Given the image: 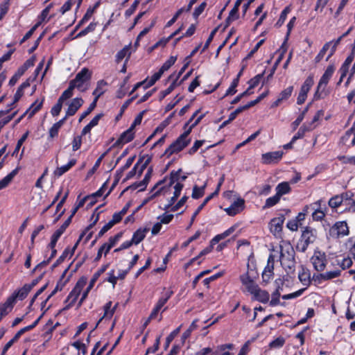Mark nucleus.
Returning <instances> with one entry per match:
<instances>
[{
    "instance_id": "f257e3e1",
    "label": "nucleus",
    "mask_w": 355,
    "mask_h": 355,
    "mask_svg": "<svg viewBox=\"0 0 355 355\" xmlns=\"http://www.w3.org/2000/svg\"><path fill=\"white\" fill-rule=\"evenodd\" d=\"M279 260L288 274L293 273L295 268V250L290 242L282 241L279 243Z\"/></svg>"
},
{
    "instance_id": "f704fd0d",
    "label": "nucleus",
    "mask_w": 355,
    "mask_h": 355,
    "mask_svg": "<svg viewBox=\"0 0 355 355\" xmlns=\"http://www.w3.org/2000/svg\"><path fill=\"white\" fill-rule=\"evenodd\" d=\"M173 293V292L172 291H167L165 293H164L158 300L155 306L161 310V309L164 306L167 301L171 298Z\"/></svg>"
},
{
    "instance_id": "423d86ee",
    "label": "nucleus",
    "mask_w": 355,
    "mask_h": 355,
    "mask_svg": "<svg viewBox=\"0 0 355 355\" xmlns=\"http://www.w3.org/2000/svg\"><path fill=\"white\" fill-rule=\"evenodd\" d=\"M86 284H87V280L84 277L80 278L77 282L74 288L69 293V295L67 296V299L65 300L64 303L66 304V305L64 308V310H67L74 305V304L77 301L83 288L85 287Z\"/></svg>"
},
{
    "instance_id": "dca6fc26",
    "label": "nucleus",
    "mask_w": 355,
    "mask_h": 355,
    "mask_svg": "<svg viewBox=\"0 0 355 355\" xmlns=\"http://www.w3.org/2000/svg\"><path fill=\"white\" fill-rule=\"evenodd\" d=\"M341 274V270L335 269L332 271H327L324 273H320L317 275H314L313 278L315 281H318L320 283L322 281L330 280L339 277Z\"/></svg>"
},
{
    "instance_id": "a211bd4d",
    "label": "nucleus",
    "mask_w": 355,
    "mask_h": 355,
    "mask_svg": "<svg viewBox=\"0 0 355 355\" xmlns=\"http://www.w3.org/2000/svg\"><path fill=\"white\" fill-rule=\"evenodd\" d=\"M322 200H318L316 202H315L313 205H311L313 206V209H314V211L312 214V217L314 220H322L324 217L325 216V211L326 207L323 209L321 206Z\"/></svg>"
},
{
    "instance_id": "412c9836",
    "label": "nucleus",
    "mask_w": 355,
    "mask_h": 355,
    "mask_svg": "<svg viewBox=\"0 0 355 355\" xmlns=\"http://www.w3.org/2000/svg\"><path fill=\"white\" fill-rule=\"evenodd\" d=\"M252 295V299L260 302L261 303H266L269 301L270 295L268 292L265 290L261 289L259 287L256 289L254 293L251 294Z\"/></svg>"
},
{
    "instance_id": "603ef678",
    "label": "nucleus",
    "mask_w": 355,
    "mask_h": 355,
    "mask_svg": "<svg viewBox=\"0 0 355 355\" xmlns=\"http://www.w3.org/2000/svg\"><path fill=\"white\" fill-rule=\"evenodd\" d=\"M263 76V74L261 73V74H257V76H255L254 77L251 78L248 81L249 89H252L254 88L255 87H257L259 85V83H260Z\"/></svg>"
},
{
    "instance_id": "a18cd8bd",
    "label": "nucleus",
    "mask_w": 355,
    "mask_h": 355,
    "mask_svg": "<svg viewBox=\"0 0 355 355\" xmlns=\"http://www.w3.org/2000/svg\"><path fill=\"white\" fill-rule=\"evenodd\" d=\"M206 187V184H205L202 187H199L198 186H194L193 188V192H192V198L194 199H198L201 198L205 193V189Z\"/></svg>"
},
{
    "instance_id": "09e8293b",
    "label": "nucleus",
    "mask_w": 355,
    "mask_h": 355,
    "mask_svg": "<svg viewBox=\"0 0 355 355\" xmlns=\"http://www.w3.org/2000/svg\"><path fill=\"white\" fill-rule=\"evenodd\" d=\"M293 89H294L293 86L288 87L282 91V92L279 94V98L282 101L288 100L291 97V96L293 92Z\"/></svg>"
},
{
    "instance_id": "473e14b6",
    "label": "nucleus",
    "mask_w": 355,
    "mask_h": 355,
    "mask_svg": "<svg viewBox=\"0 0 355 355\" xmlns=\"http://www.w3.org/2000/svg\"><path fill=\"white\" fill-rule=\"evenodd\" d=\"M120 237H121V234H117L114 236L110 237L109 239L108 242L105 243L103 245V249H105V255H106L110 252L111 248L116 245V243L119 240Z\"/></svg>"
},
{
    "instance_id": "e2e57ef3",
    "label": "nucleus",
    "mask_w": 355,
    "mask_h": 355,
    "mask_svg": "<svg viewBox=\"0 0 355 355\" xmlns=\"http://www.w3.org/2000/svg\"><path fill=\"white\" fill-rule=\"evenodd\" d=\"M40 25V22H37L36 24H35L23 37V38L20 41V44H23L25 41L29 39Z\"/></svg>"
},
{
    "instance_id": "f3484780",
    "label": "nucleus",
    "mask_w": 355,
    "mask_h": 355,
    "mask_svg": "<svg viewBox=\"0 0 355 355\" xmlns=\"http://www.w3.org/2000/svg\"><path fill=\"white\" fill-rule=\"evenodd\" d=\"M244 204L245 200L242 198H239L229 207L225 209V211L229 216H235L243 209Z\"/></svg>"
},
{
    "instance_id": "c9c22d12",
    "label": "nucleus",
    "mask_w": 355,
    "mask_h": 355,
    "mask_svg": "<svg viewBox=\"0 0 355 355\" xmlns=\"http://www.w3.org/2000/svg\"><path fill=\"white\" fill-rule=\"evenodd\" d=\"M274 266L272 265L266 266L262 272V279L263 281L266 283L270 282V280L272 278L274 272Z\"/></svg>"
},
{
    "instance_id": "9b49d317",
    "label": "nucleus",
    "mask_w": 355,
    "mask_h": 355,
    "mask_svg": "<svg viewBox=\"0 0 355 355\" xmlns=\"http://www.w3.org/2000/svg\"><path fill=\"white\" fill-rule=\"evenodd\" d=\"M311 261L315 270L318 272L323 271L327 264L326 255L324 252L315 251L311 258Z\"/></svg>"
},
{
    "instance_id": "4c0bfd02",
    "label": "nucleus",
    "mask_w": 355,
    "mask_h": 355,
    "mask_svg": "<svg viewBox=\"0 0 355 355\" xmlns=\"http://www.w3.org/2000/svg\"><path fill=\"white\" fill-rule=\"evenodd\" d=\"M151 174H152V169L150 168V169H148V171L146 173L143 180H141L138 184H137L135 186H134V187L135 188H139H139H141L140 191H144L146 189V187L147 186V184H148V182H149V180L150 179Z\"/></svg>"
},
{
    "instance_id": "6e6d98bb",
    "label": "nucleus",
    "mask_w": 355,
    "mask_h": 355,
    "mask_svg": "<svg viewBox=\"0 0 355 355\" xmlns=\"http://www.w3.org/2000/svg\"><path fill=\"white\" fill-rule=\"evenodd\" d=\"M176 61V57L171 56L161 67L160 69L164 73L166 71L170 69Z\"/></svg>"
},
{
    "instance_id": "0eeeda50",
    "label": "nucleus",
    "mask_w": 355,
    "mask_h": 355,
    "mask_svg": "<svg viewBox=\"0 0 355 355\" xmlns=\"http://www.w3.org/2000/svg\"><path fill=\"white\" fill-rule=\"evenodd\" d=\"M256 278L257 275L253 270H248L247 272L240 276V280L243 286H244L245 291L250 294L254 293L256 289L259 287L255 282Z\"/></svg>"
},
{
    "instance_id": "bf43d9fd",
    "label": "nucleus",
    "mask_w": 355,
    "mask_h": 355,
    "mask_svg": "<svg viewBox=\"0 0 355 355\" xmlns=\"http://www.w3.org/2000/svg\"><path fill=\"white\" fill-rule=\"evenodd\" d=\"M96 101H94L89 106L87 110L83 112L81 115L80 116L79 122H81L87 115H89L96 107Z\"/></svg>"
},
{
    "instance_id": "2eb2a0df",
    "label": "nucleus",
    "mask_w": 355,
    "mask_h": 355,
    "mask_svg": "<svg viewBox=\"0 0 355 355\" xmlns=\"http://www.w3.org/2000/svg\"><path fill=\"white\" fill-rule=\"evenodd\" d=\"M83 103L84 101L80 97L73 98L69 103H67L68 107L66 110L67 116H73Z\"/></svg>"
},
{
    "instance_id": "39448f33",
    "label": "nucleus",
    "mask_w": 355,
    "mask_h": 355,
    "mask_svg": "<svg viewBox=\"0 0 355 355\" xmlns=\"http://www.w3.org/2000/svg\"><path fill=\"white\" fill-rule=\"evenodd\" d=\"M316 239V230L306 227L304 230H303L301 237L297 243V250L301 252H304L307 250L309 245L313 243Z\"/></svg>"
},
{
    "instance_id": "1a4fd4ad",
    "label": "nucleus",
    "mask_w": 355,
    "mask_h": 355,
    "mask_svg": "<svg viewBox=\"0 0 355 355\" xmlns=\"http://www.w3.org/2000/svg\"><path fill=\"white\" fill-rule=\"evenodd\" d=\"M313 76L312 75L309 76L302 84L298 94L297 98V103L298 105H302L305 102L307 97V94L313 85Z\"/></svg>"
},
{
    "instance_id": "9d476101",
    "label": "nucleus",
    "mask_w": 355,
    "mask_h": 355,
    "mask_svg": "<svg viewBox=\"0 0 355 355\" xmlns=\"http://www.w3.org/2000/svg\"><path fill=\"white\" fill-rule=\"evenodd\" d=\"M109 264L103 265L92 276L89 284L87 286V289L83 292L82 297L78 302V306L80 307L83 301L87 298V295L90 290L93 288L95 282L99 278V277L107 270Z\"/></svg>"
},
{
    "instance_id": "7c9ffc66",
    "label": "nucleus",
    "mask_w": 355,
    "mask_h": 355,
    "mask_svg": "<svg viewBox=\"0 0 355 355\" xmlns=\"http://www.w3.org/2000/svg\"><path fill=\"white\" fill-rule=\"evenodd\" d=\"M76 164V159H71L67 164L63 165L60 167H58L55 171V174L57 176H61L66 172H67L72 166Z\"/></svg>"
},
{
    "instance_id": "bb28decb",
    "label": "nucleus",
    "mask_w": 355,
    "mask_h": 355,
    "mask_svg": "<svg viewBox=\"0 0 355 355\" xmlns=\"http://www.w3.org/2000/svg\"><path fill=\"white\" fill-rule=\"evenodd\" d=\"M276 194L280 198L291 191V187L288 182H283L278 184L275 188Z\"/></svg>"
},
{
    "instance_id": "c03bdc74",
    "label": "nucleus",
    "mask_w": 355,
    "mask_h": 355,
    "mask_svg": "<svg viewBox=\"0 0 355 355\" xmlns=\"http://www.w3.org/2000/svg\"><path fill=\"white\" fill-rule=\"evenodd\" d=\"M213 198V194H210L209 196H207L203 201V202L197 208V209L195 211V212L193 214L191 218V225L193 223L195 220L196 217L198 216V214L200 213V211L203 209V207L205 206V205Z\"/></svg>"
},
{
    "instance_id": "0e129e2a",
    "label": "nucleus",
    "mask_w": 355,
    "mask_h": 355,
    "mask_svg": "<svg viewBox=\"0 0 355 355\" xmlns=\"http://www.w3.org/2000/svg\"><path fill=\"white\" fill-rule=\"evenodd\" d=\"M71 222V216H69L64 222V223L55 232L57 234L61 235L64 233V232L66 230V229L68 227V226L70 225Z\"/></svg>"
},
{
    "instance_id": "ddd939ff",
    "label": "nucleus",
    "mask_w": 355,
    "mask_h": 355,
    "mask_svg": "<svg viewBox=\"0 0 355 355\" xmlns=\"http://www.w3.org/2000/svg\"><path fill=\"white\" fill-rule=\"evenodd\" d=\"M283 154V151L281 150L264 153L261 156L262 163L264 164L277 163L282 159Z\"/></svg>"
},
{
    "instance_id": "69168bd1",
    "label": "nucleus",
    "mask_w": 355,
    "mask_h": 355,
    "mask_svg": "<svg viewBox=\"0 0 355 355\" xmlns=\"http://www.w3.org/2000/svg\"><path fill=\"white\" fill-rule=\"evenodd\" d=\"M305 291V288L300 289L294 293L282 295L284 300H291L300 297Z\"/></svg>"
},
{
    "instance_id": "c85d7f7f",
    "label": "nucleus",
    "mask_w": 355,
    "mask_h": 355,
    "mask_svg": "<svg viewBox=\"0 0 355 355\" xmlns=\"http://www.w3.org/2000/svg\"><path fill=\"white\" fill-rule=\"evenodd\" d=\"M14 304L8 298L3 304L0 305V321L3 316L6 315L13 308Z\"/></svg>"
},
{
    "instance_id": "4be33fe9",
    "label": "nucleus",
    "mask_w": 355,
    "mask_h": 355,
    "mask_svg": "<svg viewBox=\"0 0 355 355\" xmlns=\"http://www.w3.org/2000/svg\"><path fill=\"white\" fill-rule=\"evenodd\" d=\"M135 137L134 129L130 127L127 130L123 132L118 139L116 143L118 144H125L131 141Z\"/></svg>"
},
{
    "instance_id": "20e7f679",
    "label": "nucleus",
    "mask_w": 355,
    "mask_h": 355,
    "mask_svg": "<svg viewBox=\"0 0 355 355\" xmlns=\"http://www.w3.org/2000/svg\"><path fill=\"white\" fill-rule=\"evenodd\" d=\"M335 71V67L334 64H330L326 69L324 73L322 76L317 86V89L314 94V99L319 100L325 98L329 92L326 89V87L332 77Z\"/></svg>"
},
{
    "instance_id": "680f3d73",
    "label": "nucleus",
    "mask_w": 355,
    "mask_h": 355,
    "mask_svg": "<svg viewBox=\"0 0 355 355\" xmlns=\"http://www.w3.org/2000/svg\"><path fill=\"white\" fill-rule=\"evenodd\" d=\"M238 84H239V78H236L232 82V84L230 86V87L227 89V90L226 91L225 96L232 95V94H235L236 92V87H237Z\"/></svg>"
},
{
    "instance_id": "3c124183",
    "label": "nucleus",
    "mask_w": 355,
    "mask_h": 355,
    "mask_svg": "<svg viewBox=\"0 0 355 355\" xmlns=\"http://www.w3.org/2000/svg\"><path fill=\"white\" fill-rule=\"evenodd\" d=\"M291 12V8L286 6L281 12L279 18L276 24V26H281L286 19L288 14Z\"/></svg>"
},
{
    "instance_id": "8fccbe9b",
    "label": "nucleus",
    "mask_w": 355,
    "mask_h": 355,
    "mask_svg": "<svg viewBox=\"0 0 355 355\" xmlns=\"http://www.w3.org/2000/svg\"><path fill=\"white\" fill-rule=\"evenodd\" d=\"M182 172V169L180 168L178 171H172L170 173V182L169 186L175 184V182H180V173Z\"/></svg>"
},
{
    "instance_id": "de8ad7c7",
    "label": "nucleus",
    "mask_w": 355,
    "mask_h": 355,
    "mask_svg": "<svg viewBox=\"0 0 355 355\" xmlns=\"http://www.w3.org/2000/svg\"><path fill=\"white\" fill-rule=\"evenodd\" d=\"M280 287H278L272 294V298L270 301V306H275L280 304Z\"/></svg>"
},
{
    "instance_id": "aec40b11",
    "label": "nucleus",
    "mask_w": 355,
    "mask_h": 355,
    "mask_svg": "<svg viewBox=\"0 0 355 355\" xmlns=\"http://www.w3.org/2000/svg\"><path fill=\"white\" fill-rule=\"evenodd\" d=\"M69 98H71V97L68 96L64 92H63L61 96L59 97L56 104L51 110V114L52 116H58L61 112L63 103L65 101Z\"/></svg>"
},
{
    "instance_id": "13d9d810",
    "label": "nucleus",
    "mask_w": 355,
    "mask_h": 355,
    "mask_svg": "<svg viewBox=\"0 0 355 355\" xmlns=\"http://www.w3.org/2000/svg\"><path fill=\"white\" fill-rule=\"evenodd\" d=\"M238 11L239 9L234 7H233V8L230 10L229 16L226 19V22L227 24H230L232 21L239 18Z\"/></svg>"
},
{
    "instance_id": "c756f323",
    "label": "nucleus",
    "mask_w": 355,
    "mask_h": 355,
    "mask_svg": "<svg viewBox=\"0 0 355 355\" xmlns=\"http://www.w3.org/2000/svg\"><path fill=\"white\" fill-rule=\"evenodd\" d=\"M18 168H15L8 175L4 177L2 180H0V190L6 188L12 180L14 177L17 174Z\"/></svg>"
},
{
    "instance_id": "a19ab883",
    "label": "nucleus",
    "mask_w": 355,
    "mask_h": 355,
    "mask_svg": "<svg viewBox=\"0 0 355 355\" xmlns=\"http://www.w3.org/2000/svg\"><path fill=\"white\" fill-rule=\"evenodd\" d=\"M332 42H329L324 44V46H322V48L321 49V50L320 51L318 54L315 58V62L316 63H318L322 60V59L324 56L327 51L329 49L330 45Z\"/></svg>"
},
{
    "instance_id": "f03ea898",
    "label": "nucleus",
    "mask_w": 355,
    "mask_h": 355,
    "mask_svg": "<svg viewBox=\"0 0 355 355\" xmlns=\"http://www.w3.org/2000/svg\"><path fill=\"white\" fill-rule=\"evenodd\" d=\"M205 114L199 116L196 121L191 123L187 130H186L169 147L165 150L164 155L167 157L174 153H177L183 150L191 141V139L188 138L192 129L197 125L202 119Z\"/></svg>"
},
{
    "instance_id": "2f4dec72",
    "label": "nucleus",
    "mask_w": 355,
    "mask_h": 355,
    "mask_svg": "<svg viewBox=\"0 0 355 355\" xmlns=\"http://www.w3.org/2000/svg\"><path fill=\"white\" fill-rule=\"evenodd\" d=\"M340 197H342L343 202L351 200L347 203L349 205L348 210L351 212H355V198L354 200H352V197L353 196V194L350 192H345L340 194Z\"/></svg>"
},
{
    "instance_id": "58836bf2",
    "label": "nucleus",
    "mask_w": 355,
    "mask_h": 355,
    "mask_svg": "<svg viewBox=\"0 0 355 355\" xmlns=\"http://www.w3.org/2000/svg\"><path fill=\"white\" fill-rule=\"evenodd\" d=\"M98 220V214L95 217L94 221L87 227V228L85 229V230L80 235V237L78 239V240L77 241V242L75 243L74 246L73 247V248L71 249V254L74 253L77 246L78 245V243L80 242V241L83 239V237L85 236V234H86V232L87 231H89L91 228H92V227L97 223Z\"/></svg>"
},
{
    "instance_id": "774afa93",
    "label": "nucleus",
    "mask_w": 355,
    "mask_h": 355,
    "mask_svg": "<svg viewBox=\"0 0 355 355\" xmlns=\"http://www.w3.org/2000/svg\"><path fill=\"white\" fill-rule=\"evenodd\" d=\"M207 6L206 2H202L197 8H195L193 16L195 19H197L204 11Z\"/></svg>"
},
{
    "instance_id": "37998d69",
    "label": "nucleus",
    "mask_w": 355,
    "mask_h": 355,
    "mask_svg": "<svg viewBox=\"0 0 355 355\" xmlns=\"http://www.w3.org/2000/svg\"><path fill=\"white\" fill-rule=\"evenodd\" d=\"M96 26V23L91 22L85 28L82 30L80 32H79L77 35L75 37V38H78L83 37L88 34L89 33H92L94 31Z\"/></svg>"
},
{
    "instance_id": "864d4df0",
    "label": "nucleus",
    "mask_w": 355,
    "mask_h": 355,
    "mask_svg": "<svg viewBox=\"0 0 355 355\" xmlns=\"http://www.w3.org/2000/svg\"><path fill=\"white\" fill-rule=\"evenodd\" d=\"M178 85L177 84V80H175L171 85L170 86L165 90L164 91H162L159 94L160 96H159V98L160 100H162L163 98H164L167 95H168L169 94H171L172 92V91L175 88V87Z\"/></svg>"
},
{
    "instance_id": "5fc2aeb1",
    "label": "nucleus",
    "mask_w": 355,
    "mask_h": 355,
    "mask_svg": "<svg viewBox=\"0 0 355 355\" xmlns=\"http://www.w3.org/2000/svg\"><path fill=\"white\" fill-rule=\"evenodd\" d=\"M285 343V339L280 336L270 343L269 347L270 348H281Z\"/></svg>"
},
{
    "instance_id": "7ed1b4c3",
    "label": "nucleus",
    "mask_w": 355,
    "mask_h": 355,
    "mask_svg": "<svg viewBox=\"0 0 355 355\" xmlns=\"http://www.w3.org/2000/svg\"><path fill=\"white\" fill-rule=\"evenodd\" d=\"M92 73L87 68H83L76 76L75 78L69 82V87L64 92L71 98L73 95V89H78L80 92H85L88 89L87 82L90 80Z\"/></svg>"
},
{
    "instance_id": "338daca9",
    "label": "nucleus",
    "mask_w": 355,
    "mask_h": 355,
    "mask_svg": "<svg viewBox=\"0 0 355 355\" xmlns=\"http://www.w3.org/2000/svg\"><path fill=\"white\" fill-rule=\"evenodd\" d=\"M180 329V327H178L176 329L173 331L166 338V344H165V348L166 349L170 343L173 341V340L175 338V337L178 334Z\"/></svg>"
},
{
    "instance_id": "b1692460",
    "label": "nucleus",
    "mask_w": 355,
    "mask_h": 355,
    "mask_svg": "<svg viewBox=\"0 0 355 355\" xmlns=\"http://www.w3.org/2000/svg\"><path fill=\"white\" fill-rule=\"evenodd\" d=\"M148 231V230L146 228H139L135 232H134L131 239L133 243L135 245H138L141 241L144 239L146 234Z\"/></svg>"
},
{
    "instance_id": "4468645a",
    "label": "nucleus",
    "mask_w": 355,
    "mask_h": 355,
    "mask_svg": "<svg viewBox=\"0 0 355 355\" xmlns=\"http://www.w3.org/2000/svg\"><path fill=\"white\" fill-rule=\"evenodd\" d=\"M31 291V286H29L28 284H26L22 288L15 291L8 298L10 299V301L15 304L17 300H23L25 299Z\"/></svg>"
},
{
    "instance_id": "e433bc0d",
    "label": "nucleus",
    "mask_w": 355,
    "mask_h": 355,
    "mask_svg": "<svg viewBox=\"0 0 355 355\" xmlns=\"http://www.w3.org/2000/svg\"><path fill=\"white\" fill-rule=\"evenodd\" d=\"M97 6H98V4H96L94 8H89L87 10L86 13L84 15L82 19L79 21L78 25L76 26V30L78 29L80 26H82L87 21H88L91 19V17H92V15L94 12V10L96 9V8Z\"/></svg>"
},
{
    "instance_id": "6e6552de",
    "label": "nucleus",
    "mask_w": 355,
    "mask_h": 355,
    "mask_svg": "<svg viewBox=\"0 0 355 355\" xmlns=\"http://www.w3.org/2000/svg\"><path fill=\"white\" fill-rule=\"evenodd\" d=\"M349 233L346 221H338L330 227L329 234L333 238H340L347 236Z\"/></svg>"
},
{
    "instance_id": "ea45409f",
    "label": "nucleus",
    "mask_w": 355,
    "mask_h": 355,
    "mask_svg": "<svg viewBox=\"0 0 355 355\" xmlns=\"http://www.w3.org/2000/svg\"><path fill=\"white\" fill-rule=\"evenodd\" d=\"M343 202L342 197L340 195H336L331 198L329 200V205L333 209L340 207Z\"/></svg>"
},
{
    "instance_id": "4d7b16f0",
    "label": "nucleus",
    "mask_w": 355,
    "mask_h": 355,
    "mask_svg": "<svg viewBox=\"0 0 355 355\" xmlns=\"http://www.w3.org/2000/svg\"><path fill=\"white\" fill-rule=\"evenodd\" d=\"M353 137V128H350L346 131L345 135L342 137L341 139L345 145L349 146L352 138Z\"/></svg>"
},
{
    "instance_id": "a878e982",
    "label": "nucleus",
    "mask_w": 355,
    "mask_h": 355,
    "mask_svg": "<svg viewBox=\"0 0 355 355\" xmlns=\"http://www.w3.org/2000/svg\"><path fill=\"white\" fill-rule=\"evenodd\" d=\"M314 128L311 125L304 124L298 130L297 132L293 137L292 142H295L299 139L302 138L306 132H309Z\"/></svg>"
},
{
    "instance_id": "72a5a7b5",
    "label": "nucleus",
    "mask_w": 355,
    "mask_h": 355,
    "mask_svg": "<svg viewBox=\"0 0 355 355\" xmlns=\"http://www.w3.org/2000/svg\"><path fill=\"white\" fill-rule=\"evenodd\" d=\"M352 264V261L350 258H343L342 260L339 259H335V261L332 263L333 266H338L341 270H345L346 268H349Z\"/></svg>"
},
{
    "instance_id": "052dcab7",
    "label": "nucleus",
    "mask_w": 355,
    "mask_h": 355,
    "mask_svg": "<svg viewBox=\"0 0 355 355\" xmlns=\"http://www.w3.org/2000/svg\"><path fill=\"white\" fill-rule=\"evenodd\" d=\"M129 50L128 46H125L120 50L116 55V61L120 62L129 53Z\"/></svg>"
},
{
    "instance_id": "393cba45",
    "label": "nucleus",
    "mask_w": 355,
    "mask_h": 355,
    "mask_svg": "<svg viewBox=\"0 0 355 355\" xmlns=\"http://www.w3.org/2000/svg\"><path fill=\"white\" fill-rule=\"evenodd\" d=\"M44 98L41 100H36L31 104L29 109L26 112L28 115V118H31L35 113H37L42 107Z\"/></svg>"
},
{
    "instance_id": "79ce46f5",
    "label": "nucleus",
    "mask_w": 355,
    "mask_h": 355,
    "mask_svg": "<svg viewBox=\"0 0 355 355\" xmlns=\"http://www.w3.org/2000/svg\"><path fill=\"white\" fill-rule=\"evenodd\" d=\"M280 198H281L275 193V196L266 199L265 205H263V208L268 209L275 206L279 202Z\"/></svg>"
},
{
    "instance_id": "cd10ccee",
    "label": "nucleus",
    "mask_w": 355,
    "mask_h": 355,
    "mask_svg": "<svg viewBox=\"0 0 355 355\" xmlns=\"http://www.w3.org/2000/svg\"><path fill=\"white\" fill-rule=\"evenodd\" d=\"M234 227H231L227 230H225L222 234H217L210 241L211 245H214L217 244L220 240L225 239L229 235H230L234 231Z\"/></svg>"
},
{
    "instance_id": "5701e85b",
    "label": "nucleus",
    "mask_w": 355,
    "mask_h": 355,
    "mask_svg": "<svg viewBox=\"0 0 355 355\" xmlns=\"http://www.w3.org/2000/svg\"><path fill=\"white\" fill-rule=\"evenodd\" d=\"M107 82L104 80H101L98 81L96 87L93 92V95L95 96V98L94 101H96V102H97L98 98L105 93V86H107Z\"/></svg>"
},
{
    "instance_id": "f8f14e48",
    "label": "nucleus",
    "mask_w": 355,
    "mask_h": 355,
    "mask_svg": "<svg viewBox=\"0 0 355 355\" xmlns=\"http://www.w3.org/2000/svg\"><path fill=\"white\" fill-rule=\"evenodd\" d=\"M284 220L285 217L284 215H280L270 220L269 223L270 231L275 236H280Z\"/></svg>"
},
{
    "instance_id": "49530a36",
    "label": "nucleus",
    "mask_w": 355,
    "mask_h": 355,
    "mask_svg": "<svg viewBox=\"0 0 355 355\" xmlns=\"http://www.w3.org/2000/svg\"><path fill=\"white\" fill-rule=\"evenodd\" d=\"M40 318H37L32 324L26 326L22 329H21L15 335V339H19V338L24 334L26 331H30L33 329L37 324Z\"/></svg>"
},
{
    "instance_id": "6ab92c4d",
    "label": "nucleus",
    "mask_w": 355,
    "mask_h": 355,
    "mask_svg": "<svg viewBox=\"0 0 355 355\" xmlns=\"http://www.w3.org/2000/svg\"><path fill=\"white\" fill-rule=\"evenodd\" d=\"M112 302L111 301H109L107 302L105 306H104V314L98 320V321L97 322L96 326L94 327V328L93 329V330L96 329L97 328V327L98 326V324H100V322L103 320V319H110L113 314L115 312V310L116 309V306H117V304H115V306L114 307L112 308Z\"/></svg>"
}]
</instances>
